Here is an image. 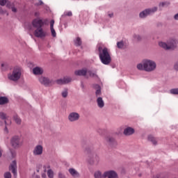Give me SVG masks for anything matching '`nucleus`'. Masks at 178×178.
Segmentation results:
<instances>
[{"mask_svg":"<svg viewBox=\"0 0 178 178\" xmlns=\"http://www.w3.org/2000/svg\"><path fill=\"white\" fill-rule=\"evenodd\" d=\"M97 51L102 63L106 65H110L111 62H112V58L111 57V53L108 48L102 46L101 44H98Z\"/></svg>","mask_w":178,"mask_h":178,"instance_id":"obj_1","label":"nucleus"},{"mask_svg":"<svg viewBox=\"0 0 178 178\" xmlns=\"http://www.w3.org/2000/svg\"><path fill=\"white\" fill-rule=\"evenodd\" d=\"M136 67L138 70H143L147 72V73H151L156 70V63L152 60L145 59L142 63H138Z\"/></svg>","mask_w":178,"mask_h":178,"instance_id":"obj_2","label":"nucleus"},{"mask_svg":"<svg viewBox=\"0 0 178 178\" xmlns=\"http://www.w3.org/2000/svg\"><path fill=\"white\" fill-rule=\"evenodd\" d=\"M22 73H23V69L22 67L15 66L13 69L12 72L8 74V79L10 81H14V83H16L20 80Z\"/></svg>","mask_w":178,"mask_h":178,"instance_id":"obj_3","label":"nucleus"},{"mask_svg":"<svg viewBox=\"0 0 178 178\" xmlns=\"http://www.w3.org/2000/svg\"><path fill=\"white\" fill-rule=\"evenodd\" d=\"M95 178H118V173L114 170L106 171L102 175L101 171H96L94 174Z\"/></svg>","mask_w":178,"mask_h":178,"instance_id":"obj_4","label":"nucleus"},{"mask_svg":"<svg viewBox=\"0 0 178 178\" xmlns=\"http://www.w3.org/2000/svg\"><path fill=\"white\" fill-rule=\"evenodd\" d=\"M159 47L163 48V49H175L177 47V40L176 39H170L167 43L163 42H160L159 43Z\"/></svg>","mask_w":178,"mask_h":178,"instance_id":"obj_5","label":"nucleus"},{"mask_svg":"<svg viewBox=\"0 0 178 178\" xmlns=\"http://www.w3.org/2000/svg\"><path fill=\"white\" fill-rule=\"evenodd\" d=\"M42 26H44V22H42V19L37 18L33 20L32 25L31 24H27L26 29L29 30V31H34V27L35 29H41L42 28Z\"/></svg>","mask_w":178,"mask_h":178,"instance_id":"obj_6","label":"nucleus"},{"mask_svg":"<svg viewBox=\"0 0 178 178\" xmlns=\"http://www.w3.org/2000/svg\"><path fill=\"white\" fill-rule=\"evenodd\" d=\"M155 12H158V7L147 8L139 13V17L140 19H145L147 16L154 15Z\"/></svg>","mask_w":178,"mask_h":178,"instance_id":"obj_7","label":"nucleus"},{"mask_svg":"<svg viewBox=\"0 0 178 178\" xmlns=\"http://www.w3.org/2000/svg\"><path fill=\"white\" fill-rule=\"evenodd\" d=\"M10 143L12 147L15 149L20 148V147L23 145V142L22 141V139H20V137H19L18 136H13L11 138Z\"/></svg>","mask_w":178,"mask_h":178,"instance_id":"obj_8","label":"nucleus"},{"mask_svg":"<svg viewBox=\"0 0 178 178\" xmlns=\"http://www.w3.org/2000/svg\"><path fill=\"white\" fill-rule=\"evenodd\" d=\"M39 81L41 84H42L43 86H45V87H48L54 84V81H52L51 79H49V78L48 77H45L42 76L39 78Z\"/></svg>","mask_w":178,"mask_h":178,"instance_id":"obj_9","label":"nucleus"},{"mask_svg":"<svg viewBox=\"0 0 178 178\" xmlns=\"http://www.w3.org/2000/svg\"><path fill=\"white\" fill-rule=\"evenodd\" d=\"M43 152L44 147H42V145H37L33 150V154L34 156H40L43 154Z\"/></svg>","mask_w":178,"mask_h":178,"instance_id":"obj_10","label":"nucleus"},{"mask_svg":"<svg viewBox=\"0 0 178 178\" xmlns=\"http://www.w3.org/2000/svg\"><path fill=\"white\" fill-rule=\"evenodd\" d=\"M34 35L38 38H44L47 37V32L42 28H38L34 31Z\"/></svg>","mask_w":178,"mask_h":178,"instance_id":"obj_11","label":"nucleus"},{"mask_svg":"<svg viewBox=\"0 0 178 178\" xmlns=\"http://www.w3.org/2000/svg\"><path fill=\"white\" fill-rule=\"evenodd\" d=\"M80 119V114L77 112H71L68 115V120L71 122H77Z\"/></svg>","mask_w":178,"mask_h":178,"instance_id":"obj_12","label":"nucleus"},{"mask_svg":"<svg viewBox=\"0 0 178 178\" xmlns=\"http://www.w3.org/2000/svg\"><path fill=\"white\" fill-rule=\"evenodd\" d=\"M9 170L12 172L14 177H16L17 176V163L16 162V160H14L9 166Z\"/></svg>","mask_w":178,"mask_h":178,"instance_id":"obj_13","label":"nucleus"},{"mask_svg":"<svg viewBox=\"0 0 178 178\" xmlns=\"http://www.w3.org/2000/svg\"><path fill=\"white\" fill-rule=\"evenodd\" d=\"M72 81V78L69 76H65L63 79H58L56 81L57 84L63 85V84H68V83H70Z\"/></svg>","mask_w":178,"mask_h":178,"instance_id":"obj_14","label":"nucleus"},{"mask_svg":"<svg viewBox=\"0 0 178 178\" xmlns=\"http://www.w3.org/2000/svg\"><path fill=\"white\" fill-rule=\"evenodd\" d=\"M134 133H136V130H134V128L130 127H127V128H125L123 132L124 135L127 136H133Z\"/></svg>","mask_w":178,"mask_h":178,"instance_id":"obj_15","label":"nucleus"},{"mask_svg":"<svg viewBox=\"0 0 178 178\" xmlns=\"http://www.w3.org/2000/svg\"><path fill=\"white\" fill-rule=\"evenodd\" d=\"M33 73L35 76H41L44 73V69L40 67H35L33 69Z\"/></svg>","mask_w":178,"mask_h":178,"instance_id":"obj_16","label":"nucleus"},{"mask_svg":"<svg viewBox=\"0 0 178 178\" xmlns=\"http://www.w3.org/2000/svg\"><path fill=\"white\" fill-rule=\"evenodd\" d=\"M0 119H2V120H5V124H6L5 131L8 133V124H9L8 123V120L6 118V114L3 112H0Z\"/></svg>","mask_w":178,"mask_h":178,"instance_id":"obj_17","label":"nucleus"},{"mask_svg":"<svg viewBox=\"0 0 178 178\" xmlns=\"http://www.w3.org/2000/svg\"><path fill=\"white\" fill-rule=\"evenodd\" d=\"M74 74L75 76H86V74H87V69L76 70Z\"/></svg>","mask_w":178,"mask_h":178,"instance_id":"obj_18","label":"nucleus"},{"mask_svg":"<svg viewBox=\"0 0 178 178\" xmlns=\"http://www.w3.org/2000/svg\"><path fill=\"white\" fill-rule=\"evenodd\" d=\"M9 99L5 96H0V105H8Z\"/></svg>","mask_w":178,"mask_h":178,"instance_id":"obj_19","label":"nucleus"},{"mask_svg":"<svg viewBox=\"0 0 178 178\" xmlns=\"http://www.w3.org/2000/svg\"><path fill=\"white\" fill-rule=\"evenodd\" d=\"M69 172L72 176H73L74 178H79L80 177V174L77 170H74V168H70L69 169Z\"/></svg>","mask_w":178,"mask_h":178,"instance_id":"obj_20","label":"nucleus"},{"mask_svg":"<svg viewBox=\"0 0 178 178\" xmlns=\"http://www.w3.org/2000/svg\"><path fill=\"white\" fill-rule=\"evenodd\" d=\"M54 24H55V21L52 19L50 22V30H51L52 37H56V31H55V29H54Z\"/></svg>","mask_w":178,"mask_h":178,"instance_id":"obj_21","label":"nucleus"},{"mask_svg":"<svg viewBox=\"0 0 178 178\" xmlns=\"http://www.w3.org/2000/svg\"><path fill=\"white\" fill-rule=\"evenodd\" d=\"M94 88L95 90H96L95 91V95L96 97H100L102 92H101V86H99V85L98 84H95L94 85Z\"/></svg>","mask_w":178,"mask_h":178,"instance_id":"obj_22","label":"nucleus"},{"mask_svg":"<svg viewBox=\"0 0 178 178\" xmlns=\"http://www.w3.org/2000/svg\"><path fill=\"white\" fill-rule=\"evenodd\" d=\"M97 103L99 108H104V106H105V102H104V99H102V97H98Z\"/></svg>","mask_w":178,"mask_h":178,"instance_id":"obj_23","label":"nucleus"},{"mask_svg":"<svg viewBox=\"0 0 178 178\" xmlns=\"http://www.w3.org/2000/svg\"><path fill=\"white\" fill-rule=\"evenodd\" d=\"M169 5H170V3H169L168 1L160 2L159 4V8L161 10H162L163 8H166L169 6Z\"/></svg>","mask_w":178,"mask_h":178,"instance_id":"obj_24","label":"nucleus"},{"mask_svg":"<svg viewBox=\"0 0 178 178\" xmlns=\"http://www.w3.org/2000/svg\"><path fill=\"white\" fill-rule=\"evenodd\" d=\"M1 6H5L6 5L7 8H11L12 4L10 1H7L6 0H0Z\"/></svg>","mask_w":178,"mask_h":178,"instance_id":"obj_25","label":"nucleus"},{"mask_svg":"<svg viewBox=\"0 0 178 178\" xmlns=\"http://www.w3.org/2000/svg\"><path fill=\"white\" fill-rule=\"evenodd\" d=\"M148 140L152 143L154 145H156V138L152 136V135L148 136Z\"/></svg>","mask_w":178,"mask_h":178,"instance_id":"obj_26","label":"nucleus"},{"mask_svg":"<svg viewBox=\"0 0 178 178\" xmlns=\"http://www.w3.org/2000/svg\"><path fill=\"white\" fill-rule=\"evenodd\" d=\"M170 93L172 95H178V88L171 89Z\"/></svg>","mask_w":178,"mask_h":178,"instance_id":"obj_27","label":"nucleus"},{"mask_svg":"<svg viewBox=\"0 0 178 178\" xmlns=\"http://www.w3.org/2000/svg\"><path fill=\"white\" fill-rule=\"evenodd\" d=\"M14 120L17 124H20L22 123V120L17 115H14Z\"/></svg>","mask_w":178,"mask_h":178,"instance_id":"obj_28","label":"nucleus"},{"mask_svg":"<svg viewBox=\"0 0 178 178\" xmlns=\"http://www.w3.org/2000/svg\"><path fill=\"white\" fill-rule=\"evenodd\" d=\"M107 143H109V144H113V143H115V139L113 138V137L111 136H108L106 138Z\"/></svg>","mask_w":178,"mask_h":178,"instance_id":"obj_29","label":"nucleus"},{"mask_svg":"<svg viewBox=\"0 0 178 178\" xmlns=\"http://www.w3.org/2000/svg\"><path fill=\"white\" fill-rule=\"evenodd\" d=\"M74 44L76 47H80V45H81V39L80 38H77L74 41Z\"/></svg>","mask_w":178,"mask_h":178,"instance_id":"obj_30","label":"nucleus"},{"mask_svg":"<svg viewBox=\"0 0 178 178\" xmlns=\"http://www.w3.org/2000/svg\"><path fill=\"white\" fill-rule=\"evenodd\" d=\"M47 176L49 178H54V171L51 169L47 170Z\"/></svg>","mask_w":178,"mask_h":178,"instance_id":"obj_31","label":"nucleus"},{"mask_svg":"<svg viewBox=\"0 0 178 178\" xmlns=\"http://www.w3.org/2000/svg\"><path fill=\"white\" fill-rule=\"evenodd\" d=\"M117 47L120 49H122V48H123V47H124V43H123V41L118 42H117Z\"/></svg>","mask_w":178,"mask_h":178,"instance_id":"obj_32","label":"nucleus"},{"mask_svg":"<svg viewBox=\"0 0 178 178\" xmlns=\"http://www.w3.org/2000/svg\"><path fill=\"white\" fill-rule=\"evenodd\" d=\"M61 95L63 97V98H66L68 95V92H67V89H65L62 92H61Z\"/></svg>","mask_w":178,"mask_h":178,"instance_id":"obj_33","label":"nucleus"},{"mask_svg":"<svg viewBox=\"0 0 178 178\" xmlns=\"http://www.w3.org/2000/svg\"><path fill=\"white\" fill-rule=\"evenodd\" d=\"M88 73L89 74L90 77H98V75H97V73L92 72V71H88Z\"/></svg>","mask_w":178,"mask_h":178,"instance_id":"obj_34","label":"nucleus"},{"mask_svg":"<svg viewBox=\"0 0 178 178\" xmlns=\"http://www.w3.org/2000/svg\"><path fill=\"white\" fill-rule=\"evenodd\" d=\"M10 152L11 154V156L12 158H15L17 155V153H16V150H14V149H10Z\"/></svg>","mask_w":178,"mask_h":178,"instance_id":"obj_35","label":"nucleus"},{"mask_svg":"<svg viewBox=\"0 0 178 178\" xmlns=\"http://www.w3.org/2000/svg\"><path fill=\"white\" fill-rule=\"evenodd\" d=\"M134 40H136V41H140V40H141V36H140V35L134 34Z\"/></svg>","mask_w":178,"mask_h":178,"instance_id":"obj_36","label":"nucleus"},{"mask_svg":"<svg viewBox=\"0 0 178 178\" xmlns=\"http://www.w3.org/2000/svg\"><path fill=\"white\" fill-rule=\"evenodd\" d=\"M4 178H12V174H10L9 172H5Z\"/></svg>","mask_w":178,"mask_h":178,"instance_id":"obj_37","label":"nucleus"},{"mask_svg":"<svg viewBox=\"0 0 178 178\" xmlns=\"http://www.w3.org/2000/svg\"><path fill=\"white\" fill-rule=\"evenodd\" d=\"M43 169H44V172H47V169H49L48 170L51 169V165H49V164H46L43 166Z\"/></svg>","mask_w":178,"mask_h":178,"instance_id":"obj_38","label":"nucleus"},{"mask_svg":"<svg viewBox=\"0 0 178 178\" xmlns=\"http://www.w3.org/2000/svg\"><path fill=\"white\" fill-rule=\"evenodd\" d=\"M106 15L110 19H112L113 17V13L112 11H108L106 13Z\"/></svg>","mask_w":178,"mask_h":178,"instance_id":"obj_39","label":"nucleus"},{"mask_svg":"<svg viewBox=\"0 0 178 178\" xmlns=\"http://www.w3.org/2000/svg\"><path fill=\"white\" fill-rule=\"evenodd\" d=\"M174 69H175V70L178 72V60L175 63V64H174Z\"/></svg>","mask_w":178,"mask_h":178,"instance_id":"obj_40","label":"nucleus"},{"mask_svg":"<svg viewBox=\"0 0 178 178\" xmlns=\"http://www.w3.org/2000/svg\"><path fill=\"white\" fill-rule=\"evenodd\" d=\"M35 5H37V6L44 5V2H42V1H41V0H39L38 2L35 3Z\"/></svg>","mask_w":178,"mask_h":178,"instance_id":"obj_41","label":"nucleus"},{"mask_svg":"<svg viewBox=\"0 0 178 178\" xmlns=\"http://www.w3.org/2000/svg\"><path fill=\"white\" fill-rule=\"evenodd\" d=\"M95 163H98V162H99V156H95Z\"/></svg>","mask_w":178,"mask_h":178,"instance_id":"obj_42","label":"nucleus"},{"mask_svg":"<svg viewBox=\"0 0 178 178\" xmlns=\"http://www.w3.org/2000/svg\"><path fill=\"white\" fill-rule=\"evenodd\" d=\"M73 13H72V11H68L67 13H66L65 16H72Z\"/></svg>","mask_w":178,"mask_h":178,"instance_id":"obj_43","label":"nucleus"},{"mask_svg":"<svg viewBox=\"0 0 178 178\" xmlns=\"http://www.w3.org/2000/svg\"><path fill=\"white\" fill-rule=\"evenodd\" d=\"M11 9H12V11L14 13L17 12V9H16V8H15V7H11Z\"/></svg>","mask_w":178,"mask_h":178,"instance_id":"obj_44","label":"nucleus"},{"mask_svg":"<svg viewBox=\"0 0 178 178\" xmlns=\"http://www.w3.org/2000/svg\"><path fill=\"white\" fill-rule=\"evenodd\" d=\"M2 152H3V150H2V148L0 147V158L2 156Z\"/></svg>","mask_w":178,"mask_h":178,"instance_id":"obj_45","label":"nucleus"},{"mask_svg":"<svg viewBox=\"0 0 178 178\" xmlns=\"http://www.w3.org/2000/svg\"><path fill=\"white\" fill-rule=\"evenodd\" d=\"M42 177L47 178V175H45V173L42 174Z\"/></svg>","mask_w":178,"mask_h":178,"instance_id":"obj_46","label":"nucleus"},{"mask_svg":"<svg viewBox=\"0 0 178 178\" xmlns=\"http://www.w3.org/2000/svg\"><path fill=\"white\" fill-rule=\"evenodd\" d=\"M3 13V10H2L1 8H0V15H2Z\"/></svg>","mask_w":178,"mask_h":178,"instance_id":"obj_47","label":"nucleus"},{"mask_svg":"<svg viewBox=\"0 0 178 178\" xmlns=\"http://www.w3.org/2000/svg\"><path fill=\"white\" fill-rule=\"evenodd\" d=\"M35 178H40L39 175H35Z\"/></svg>","mask_w":178,"mask_h":178,"instance_id":"obj_48","label":"nucleus"},{"mask_svg":"<svg viewBox=\"0 0 178 178\" xmlns=\"http://www.w3.org/2000/svg\"><path fill=\"white\" fill-rule=\"evenodd\" d=\"M35 16H37V15H38V14H37V13H35Z\"/></svg>","mask_w":178,"mask_h":178,"instance_id":"obj_49","label":"nucleus"},{"mask_svg":"<svg viewBox=\"0 0 178 178\" xmlns=\"http://www.w3.org/2000/svg\"><path fill=\"white\" fill-rule=\"evenodd\" d=\"M162 178H166V177H163Z\"/></svg>","mask_w":178,"mask_h":178,"instance_id":"obj_50","label":"nucleus"},{"mask_svg":"<svg viewBox=\"0 0 178 178\" xmlns=\"http://www.w3.org/2000/svg\"><path fill=\"white\" fill-rule=\"evenodd\" d=\"M1 66L3 67V64H1Z\"/></svg>","mask_w":178,"mask_h":178,"instance_id":"obj_51","label":"nucleus"}]
</instances>
